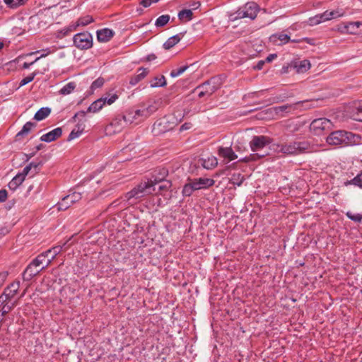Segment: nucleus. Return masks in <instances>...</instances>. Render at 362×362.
<instances>
[{"label":"nucleus","instance_id":"obj_56","mask_svg":"<svg viewBox=\"0 0 362 362\" xmlns=\"http://www.w3.org/2000/svg\"><path fill=\"white\" fill-rule=\"evenodd\" d=\"M152 3L151 2V0H142L141 2V4L144 7L149 6Z\"/></svg>","mask_w":362,"mask_h":362},{"label":"nucleus","instance_id":"obj_5","mask_svg":"<svg viewBox=\"0 0 362 362\" xmlns=\"http://www.w3.org/2000/svg\"><path fill=\"white\" fill-rule=\"evenodd\" d=\"M47 259V257L45 252L39 255L33 262L27 267L24 276L28 275V278H31L35 275H37L41 270L43 269H38L37 268L41 265L45 267L46 264V261Z\"/></svg>","mask_w":362,"mask_h":362},{"label":"nucleus","instance_id":"obj_46","mask_svg":"<svg viewBox=\"0 0 362 362\" xmlns=\"http://www.w3.org/2000/svg\"><path fill=\"white\" fill-rule=\"evenodd\" d=\"M346 216L352 221L355 222H360L362 220V214H353L350 211L346 213Z\"/></svg>","mask_w":362,"mask_h":362},{"label":"nucleus","instance_id":"obj_52","mask_svg":"<svg viewBox=\"0 0 362 362\" xmlns=\"http://www.w3.org/2000/svg\"><path fill=\"white\" fill-rule=\"evenodd\" d=\"M8 274L6 272H3L0 274V287L2 286L4 282L5 281Z\"/></svg>","mask_w":362,"mask_h":362},{"label":"nucleus","instance_id":"obj_3","mask_svg":"<svg viewBox=\"0 0 362 362\" xmlns=\"http://www.w3.org/2000/svg\"><path fill=\"white\" fill-rule=\"evenodd\" d=\"M157 182V180H156V182L150 180L146 182H141L126 194L127 199L130 200L132 198L139 199L145 195L156 192L154 186Z\"/></svg>","mask_w":362,"mask_h":362},{"label":"nucleus","instance_id":"obj_51","mask_svg":"<svg viewBox=\"0 0 362 362\" xmlns=\"http://www.w3.org/2000/svg\"><path fill=\"white\" fill-rule=\"evenodd\" d=\"M8 193L6 189L0 190V202H5L7 199Z\"/></svg>","mask_w":362,"mask_h":362},{"label":"nucleus","instance_id":"obj_42","mask_svg":"<svg viewBox=\"0 0 362 362\" xmlns=\"http://www.w3.org/2000/svg\"><path fill=\"white\" fill-rule=\"evenodd\" d=\"M102 99L105 100V104L107 103L108 105H112L118 99V95L116 93H113L112 95H108L107 96L103 97Z\"/></svg>","mask_w":362,"mask_h":362},{"label":"nucleus","instance_id":"obj_19","mask_svg":"<svg viewBox=\"0 0 362 362\" xmlns=\"http://www.w3.org/2000/svg\"><path fill=\"white\" fill-rule=\"evenodd\" d=\"M214 83V79H211L208 82L203 83L201 86V88L203 89V90L199 93V96L201 98L206 94H212L216 90V87L215 86Z\"/></svg>","mask_w":362,"mask_h":362},{"label":"nucleus","instance_id":"obj_10","mask_svg":"<svg viewBox=\"0 0 362 362\" xmlns=\"http://www.w3.org/2000/svg\"><path fill=\"white\" fill-rule=\"evenodd\" d=\"M271 143V139L265 136H255L250 142V146L252 151L262 149L265 146Z\"/></svg>","mask_w":362,"mask_h":362},{"label":"nucleus","instance_id":"obj_11","mask_svg":"<svg viewBox=\"0 0 362 362\" xmlns=\"http://www.w3.org/2000/svg\"><path fill=\"white\" fill-rule=\"evenodd\" d=\"M362 26V22H349L339 26L338 30L344 33L358 34L359 28Z\"/></svg>","mask_w":362,"mask_h":362},{"label":"nucleus","instance_id":"obj_25","mask_svg":"<svg viewBox=\"0 0 362 362\" xmlns=\"http://www.w3.org/2000/svg\"><path fill=\"white\" fill-rule=\"evenodd\" d=\"M217 164V158L214 156H210L202 159V165L206 169H212L215 168Z\"/></svg>","mask_w":362,"mask_h":362},{"label":"nucleus","instance_id":"obj_58","mask_svg":"<svg viewBox=\"0 0 362 362\" xmlns=\"http://www.w3.org/2000/svg\"><path fill=\"white\" fill-rule=\"evenodd\" d=\"M200 3L199 2H194L192 6V8L193 9H197L198 8L199 6H200Z\"/></svg>","mask_w":362,"mask_h":362},{"label":"nucleus","instance_id":"obj_39","mask_svg":"<svg viewBox=\"0 0 362 362\" xmlns=\"http://www.w3.org/2000/svg\"><path fill=\"white\" fill-rule=\"evenodd\" d=\"M71 204H73L72 202L66 200V196L64 197L62 200L58 203L57 204V209L59 211L60 210H66L67 209Z\"/></svg>","mask_w":362,"mask_h":362},{"label":"nucleus","instance_id":"obj_64","mask_svg":"<svg viewBox=\"0 0 362 362\" xmlns=\"http://www.w3.org/2000/svg\"><path fill=\"white\" fill-rule=\"evenodd\" d=\"M157 1H158V0H151V3H156V2H157Z\"/></svg>","mask_w":362,"mask_h":362},{"label":"nucleus","instance_id":"obj_61","mask_svg":"<svg viewBox=\"0 0 362 362\" xmlns=\"http://www.w3.org/2000/svg\"><path fill=\"white\" fill-rule=\"evenodd\" d=\"M79 115H81L84 116L85 115V112H79L78 114H76L74 117H77Z\"/></svg>","mask_w":362,"mask_h":362},{"label":"nucleus","instance_id":"obj_45","mask_svg":"<svg viewBox=\"0 0 362 362\" xmlns=\"http://www.w3.org/2000/svg\"><path fill=\"white\" fill-rule=\"evenodd\" d=\"M187 69V66H182L177 69L173 70L170 72V76L173 78L177 77V76H180L182 74H183Z\"/></svg>","mask_w":362,"mask_h":362},{"label":"nucleus","instance_id":"obj_36","mask_svg":"<svg viewBox=\"0 0 362 362\" xmlns=\"http://www.w3.org/2000/svg\"><path fill=\"white\" fill-rule=\"evenodd\" d=\"M197 190L195 187H194V184L192 182V180L189 181V182L185 185L183 189H182V194L184 196H190L194 191Z\"/></svg>","mask_w":362,"mask_h":362},{"label":"nucleus","instance_id":"obj_7","mask_svg":"<svg viewBox=\"0 0 362 362\" xmlns=\"http://www.w3.org/2000/svg\"><path fill=\"white\" fill-rule=\"evenodd\" d=\"M258 11V5L255 2H249L247 3L243 8L238 10L237 13V18H249L253 20L256 18Z\"/></svg>","mask_w":362,"mask_h":362},{"label":"nucleus","instance_id":"obj_1","mask_svg":"<svg viewBox=\"0 0 362 362\" xmlns=\"http://www.w3.org/2000/svg\"><path fill=\"white\" fill-rule=\"evenodd\" d=\"M361 136L350 132L337 130L327 137V142L334 146H352L360 143Z\"/></svg>","mask_w":362,"mask_h":362},{"label":"nucleus","instance_id":"obj_18","mask_svg":"<svg viewBox=\"0 0 362 362\" xmlns=\"http://www.w3.org/2000/svg\"><path fill=\"white\" fill-rule=\"evenodd\" d=\"M62 249V246H56L47 250L45 253L47 257V259L46 261L45 266L42 267V269H45L48 267L51 264L52 261L55 258V257L61 252Z\"/></svg>","mask_w":362,"mask_h":362},{"label":"nucleus","instance_id":"obj_23","mask_svg":"<svg viewBox=\"0 0 362 362\" xmlns=\"http://www.w3.org/2000/svg\"><path fill=\"white\" fill-rule=\"evenodd\" d=\"M290 40V37L284 33L273 35L270 37V41L276 45L285 44Z\"/></svg>","mask_w":362,"mask_h":362},{"label":"nucleus","instance_id":"obj_59","mask_svg":"<svg viewBox=\"0 0 362 362\" xmlns=\"http://www.w3.org/2000/svg\"><path fill=\"white\" fill-rule=\"evenodd\" d=\"M26 1L27 0H16V1L17 2V4H18L19 6L24 4Z\"/></svg>","mask_w":362,"mask_h":362},{"label":"nucleus","instance_id":"obj_44","mask_svg":"<svg viewBox=\"0 0 362 362\" xmlns=\"http://www.w3.org/2000/svg\"><path fill=\"white\" fill-rule=\"evenodd\" d=\"M40 163H30L28 165H27L25 168H24L23 172L21 173V175H23V176L25 177V176L29 173L31 168H37Z\"/></svg>","mask_w":362,"mask_h":362},{"label":"nucleus","instance_id":"obj_41","mask_svg":"<svg viewBox=\"0 0 362 362\" xmlns=\"http://www.w3.org/2000/svg\"><path fill=\"white\" fill-rule=\"evenodd\" d=\"M81 199V194L79 192H73L66 196V200L74 204L75 202L79 201Z\"/></svg>","mask_w":362,"mask_h":362},{"label":"nucleus","instance_id":"obj_63","mask_svg":"<svg viewBox=\"0 0 362 362\" xmlns=\"http://www.w3.org/2000/svg\"><path fill=\"white\" fill-rule=\"evenodd\" d=\"M113 126V123H111L109 127H107V130H109Z\"/></svg>","mask_w":362,"mask_h":362},{"label":"nucleus","instance_id":"obj_29","mask_svg":"<svg viewBox=\"0 0 362 362\" xmlns=\"http://www.w3.org/2000/svg\"><path fill=\"white\" fill-rule=\"evenodd\" d=\"M180 37L179 35H175L174 36L170 37L168 39V40L163 44V47L165 49H170L176 44H177L180 40Z\"/></svg>","mask_w":362,"mask_h":362},{"label":"nucleus","instance_id":"obj_20","mask_svg":"<svg viewBox=\"0 0 362 362\" xmlns=\"http://www.w3.org/2000/svg\"><path fill=\"white\" fill-rule=\"evenodd\" d=\"M218 153L220 156L227 159L228 161L233 160L238 158L233 149L230 147H220Z\"/></svg>","mask_w":362,"mask_h":362},{"label":"nucleus","instance_id":"obj_27","mask_svg":"<svg viewBox=\"0 0 362 362\" xmlns=\"http://www.w3.org/2000/svg\"><path fill=\"white\" fill-rule=\"evenodd\" d=\"M76 83L74 81L69 82L64 85L59 90V93L62 95H66L71 93L76 88Z\"/></svg>","mask_w":362,"mask_h":362},{"label":"nucleus","instance_id":"obj_53","mask_svg":"<svg viewBox=\"0 0 362 362\" xmlns=\"http://www.w3.org/2000/svg\"><path fill=\"white\" fill-rule=\"evenodd\" d=\"M19 185L16 183V181L12 179V180L8 183V187L10 189H16Z\"/></svg>","mask_w":362,"mask_h":362},{"label":"nucleus","instance_id":"obj_28","mask_svg":"<svg viewBox=\"0 0 362 362\" xmlns=\"http://www.w3.org/2000/svg\"><path fill=\"white\" fill-rule=\"evenodd\" d=\"M35 127V124L31 122H26L22 129L16 134V137L19 138L21 136H24L31 131V129Z\"/></svg>","mask_w":362,"mask_h":362},{"label":"nucleus","instance_id":"obj_22","mask_svg":"<svg viewBox=\"0 0 362 362\" xmlns=\"http://www.w3.org/2000/svg\"><path fill=\"white\" fill-rule=\"evenodd\" d=\"M161 105V101L160 99L150 100L146 106H144L145 110L147 111L149 117L156 112Z\"/></svg>","mask_w":362,"mask_h":362},{"label":"nucleus","instance_id":"obj_31","mask_svg":"<svg viewBox=\"0 0 362 362\" xmlns=\"http://www.w3.org/2000/svg\"><path fill=\"white\" fill-rule=\"evenodd\" d=\"M147 74H148V70L146 69L140 68V69H139V70L137 71V74L136 75V76L134 78H132L131 80L130 83L132 85H134L136 83H138L139 81L143 79Z\"/></svg>","mask_w":362,"mask_h":362},{"label":"nucleus","instance_id":"obj_50","mask_svg":"<svg viewBox=\"0 0 362 362\" xmlns=\"http://www.w3.org/2000/svg\"><path fill=\"white\" fill-rule=\"evenodd\" d=\"M48 54V53L47 54H42L40 57H37L34 62H32L30 63H28V62H25L23 63V69H28L31 65H33L35 62H37L39 59L42 58V57H46L47 55Z\"/></svg>","mask_w":362,"mask_h":362},{"label":"nucleus","instance_id":"obj_43","mask_svg":"<svg viewBox=\"0 0 362 362\" xmlns=\"http://www.w3.org/2000/svg\"><path fill=\"white\" fill-rule=\"evenodd\" d=\"M104 82L105 81L103 78H98L92 83L90 88L94 90L97 88H101L103 86Z\"/></svg>","mask_w":362,"mask_h":362},{"label":"nucleus","instance_id":"obj_33","mask_svg":"<svg viewBox=\"0 0 362 362\" xmlns=\"http://www.w3.org/2000/svg\"><path fill=\"white\" fill-rule=\"evenodd\" d=\"M166 85L165 78L163 76L155 77L151 82V87H162Z\"/></svg>","mask_w":362,"mask_h":362},{"label":"nucleus","instance_id":"obj_60","mask_svg":"<svg viewBox=\"0 0 362 362\" xmlns=\"http://www.w3.org/2000/svg\"><path fill=\"white\" fill-rule=\"evenodd\" d=\"M168 187V185H160V186H159V189H158V190H159V191H161V190H163V189H167Z\"/></svg>","mask_w":362,"mask_h":362},{"label":"nucleus","instance_id":"obj_47","mask_svg":"<svg viewBox=\"0 0 362 362\" xmlns=\"http://www.w3.org/2000/svg\"><path fill=\"white\" fill-rule=\"evenodd\" d=\"M35 76H36V73L33 72L30 75L23 78L20 82V86H23L26 85L27 83L31 82L34 79Z\"/></svg>","mask_w":362,"mask_h":362},{"label":"nucleus","instance_id":"obj_26","mask_svg":"<svg viewBox=\"0 0 362 362\" xmlns=\"http://www.w3.org/2000/svg\"><path fill=\"white\" fill-rule=\"evenodd\" d=\"M105 105V100L102 99V98L98 99L94 101L88 108V112H97L100 110Z\"/></svg>","mask_w":362,"mask_h":362},{"label":"nucleus","instance_id":"obj_16","mask_svg":"<svg viewBox=\"0 0 362 362\" xmlns=\"http://www.w3.org/2000/svg\"><path fill=\"white\" fill-rule=\"evenodd\" d=\"M323 13L324 19L325 21L342 17L345 15L344 9L337 8L333 11H326Z\"/></svg>","mask_w":362,"mask_h":362},{"label":"nucleus","instance_id":"obj_6","mask_svg":"<svg viewBox=\"0 0 362 362\" xmlns=\"http://www.w3.org/2000/svg\"><path fill=\"white\" fill-rule=\"evenodd\" d=\"M333 127L332 122L326 118H318L314 119L310 124V131L316 134L320 135L325 131L332 129Z\"/></svg>","mask_w":362,"mask_h":362},{"label":"nucleus","instance_id":"obj_55","mask_svg":"<svg viewBox=\"0 0 362 362\" xmlns=\"http://www.w3.org/2000/svg\"><path fill=\"white\" fill-rule=\"evenodd\" d=\"M277 55L276 54H271L266 58V62H271L274 59H276Z\"/></svg>","mask_w":362,"mask_h":362},{"label":"nucleus","instance_id":"obj_9","mask_svg":"<svg viewBox=\"0 0 362 362\" xmlns=\"http://www.w3.org/2000/svg\"><path fill=\"white\" fill-rule=\"evenodd\" d=\"M74 43L80 49H88L92 46V36L88 33H78L74 37Z\"/></svg>","mask_w":362,"mask_h":362},{"label":"nucleus","instance_id":"obj_48","mask_svg":"<svg viewBox=\"0 0 362 362\" xmlns=\"http://www.w3.org/2000/svg\"><path fill=\"white\" fill-rule=\"evenodd\" d=\"M4 1L8 6L12 8H16L19 6L16 0H4Z\"/></svg>","mask_w":362,"mask_h":362},{"label":"nucleus","instance_id":"obj_2","mask_svg":"<svg viewBox=\"0 0 362 362\" xmlns=\"http://www.w3.org/2000/svg\"><path fill=\"white\" fill-rule=\"evenodd\" d=\"M278 151L287 155H298L311 149L308 141H292L278 145Z\"/></svg>","mask_w":362,"mask_h":362},{"label":"nucleus","instance_id":"obj_62","mask_svg":"<svg viewBox=\"0 0 362 362\" xmlns=\"http://www.w3.org/2000/svg\"><path fill=\"white\" fill-rule=\"evenodd\" d=\"M356 118L358 119V121L362 122V115L360 117H356Z\"/></svg>","mask_w":362,"mask_h":362},{"label":"nucleus","instance_id":"obj_8","mask_svg":"<svg viewBox=\"0 0 362 362\" xmlns=\"http://www.w3.org/2000/svg\"><path fill=\"white\" fill-rule=\"evenodd\" d=\"M149 117L147 111L142 107L136 110L130 111L125 116L124 119L127 122L138 124Z\"/></svg>","mask_w":362,"mask_h":362},{"label":"nucleus","instance_id":"obj_21","mask_svg":"<svg viewBox=\"0 0 362 362\" xmlns=\"http://www.w3.org/2000/svg\"><path fill=\"white\" fill-rule=\"evenodd\" d=\"M113 31L108 28H104L97 32V37L100 42H106L113 36Z\"/></svg>","mask_w":362,"mask_h":362},{"label":"nucleus","instance_id":"obj_15","mask_svg":"<svg viewBox=\"0 0 362 362\" xmlns=\"http://www.w3.org/2000/svg\"><path fill=\"white\" fill-rule=\"evenodd\" d=\"M93 21V18L90 16H86L79 18L75 23L70 25L68 28L67 32H73L75 31L76 28L78 26H86Z\"/></svg>","mask_w":362,"mask_h":362},{"label":"nucleus","instance_id":"obj_14","mask_svg":"<svg viewBox=\"0 0 362 362\" xmlns=\"http://www.w3.org/2000/svg\"><path fill=\"white\" fill-rule=\"evenodd\" d=\"M296 105L297 104L285 105L282 106L274 107L271 108L270 110L276 115L284 117L286 113H288L296 109Z\"/></svg>","mask_w":362,"mask_h":362},{"label":"nucleus","instance_id":"obj_35","mask_svg":"<svg viewBox=\"0 0 362 362\" xmlns=\"http://www.w3.org/2000/svg\"><path fill=\"white\" fill-rule=\"evenodd\" d=\"M353 185L359 187H362V172L357 175L354 178L345 182V185Z\"/></svg>","mask_w":362,"mask_h":362},{"label":"nucleus","instance_id":"obj_54","mask_svg":"<svg viewBox=\"0 0 362 362\" xmlns=\"http://www.w3.org/2000/svg\"><path fill=\"white\" fill-rule=\"evenodd\" d=\"M192 127V124L191 123H185L184 124H182L181 126L180 130L181 131L187 130V129H191Z\"/></svg>","mask_w":362,"mask_h":362},{"label":"nucleus","instance_id":"obj_57","mask_svg":"<svg viewBox=\"0 0 362 362\" xmlns=\"http://www.w3.org/2000/svg\"><path fill=\"white\" fill-rule=\"evenodd\" d=\"M264 64V61H259L256 66V69H259V70L262 69Z\"/></svg>","mask_w":362,"mask_h":362},{"label":"nucleus","instance_id":"obj_30","mask_svg":"<svg viewBox=\"0 0 362 362\" xmlns=\"http://www.w3.org/2000/svg\"><path fill=\"white\" fill-rule=\"evenodd\" d=\"M193 13L190 9H185L179 12L178 18L182 22L189 21L192 18Z\"/></svg>","mask_w":362,"mask_h":362},{"label":"nucleus","instance_id":"obj_12","mask_svg":"<svg viewBox=\"0 0 362 362\" xmlns=\"http://www.w3.org/2000/svg\"><path fill=\"white\" fill-rule=\"evenodd\" d=\"M291 67H293L296 73L303 74L310 69L311 64L310 61L304 59L301 61L292 62Z\"/></svg>","mask_w":362,"mask_h":362},{"label":"nucleus","instance_id":"obj_38","mask_svg":"<svg viewBox=\"0 0 362 362\" xmlns=\"http://www.w3.org/2000/svg\"><path fill=\"white\" fill-rule=\"evenodd\" d=\"M170 20V16L168 15H163L158 17L155 23V25L157 27H162L166 25Z\"/></svg>","mask_w":362,"mask_h":362},{"label":"nucleus","instance_id":"obj_4","mask_svg":"<svg viewBox=\"0 0 362 362\" xmlns=\"http://www.w3.org/2000/svg\"><path fill=\"white\" fill-rule=\"evenodd\" d=\"M180 121L175 115L165 116L154 123L153 131L156 134H161L173 129Z\"/></svg>","mask_w":362,"mask_h":362},{"label":"nucleus","instance_id":"obj_40","mask_svg":"<svg viewBox=\"0 0 362 362\" xmlns=\"http://www.w3.org/2000/svg\"><path fill=\"white\" fill-rule=\"evenodd\" d=\"M243 180L244 177L240 173L233 174L230 178V182L233 185H236L238 186H240Z\"/></svg>","mask_w":362,"mask_h":362},{"label":"nucleus","instance_id":"obj_32","mask_svg":"<svg viewBox=\"0 0 362 362\" xmlns=\"http://www.w3.org/2000/svg\"><path fill=\"white\" fill-rule=\"evenodd\" d=\"M49 113L50 109L48 107H42L35 113L34 118L37 121H40L47 117Z\"/></svg>","mask_w":362,"mask_h":362},{"label":"nucleus","instance_id":"obj_13","mask_svg":"<svg viewBox=\"0 0 362 362\" xmlns=\"http://www.w3.org/2000/svg\"><path fill=\"white\" fill-rule=\"evenodd\" d=\"M192 182H193L194 187L197 190L208 188L211 186H213L215 183V181L213 179L206 177L194 179L192 180Z\"/></svg>","mask_w":362,"mask_h":362},{"label":"nucleus","instance_id":"obj_17","mask_svg":"<svg viewBox=\"0 0 362 362\" xmlns=\"http://www.w3.org/2000/svg\"><path fill=\"white\" fill-rule=\"evenodd\" d=\"M62 134V130L60 127H57L49 132L43 134L40 139L42 141L51 142L60 137Z\"/></svg>","mask_w":362,"mask_h":362},{"label":"nucleus","instance_id":"obj_49","mask_svg":"<svg viewBox=\"0 0 362 362\" xmlns=\"http://www.w3.org/2000/svg\"><path fill=\"white\" fill-rule=\"evenodd\" d=\"M13 180L16 181V183H17L18 185H20L24 181L25 177L23 176V175H21V173H19V174L16 175L13 178Z\"/></svg>","mask_w":362,"mask_h":362},{"label":"nucleus","instance_id":"obj_34","mask_svg":"<svg viewBox=\"0 0 362 362\" xmlns=\"http://www.w3.org/2000/svg\"><path fill=\"white\" fill-rule=\"evenodd\" d=\"M325 21V20L324 19L323 13H321L310 18L308 21V23L310 25L313 26L320 24Z\"/></svg>","mask_w":362,"mask_h":362},{"label":"nucleus","instance_id":"obj_37","mask_svg":"<svg viewBox=\"0 0 362 362\" xmlns=\"http://www.w3.org/2000/svg\"><path fill=\"white\" fill-rule=\"evenodd\" d=\"M361 115H362V105L358 104L352 107L351 117L353 119L358 121L356 117H360Z\"/></svg>","mask_w":362,"mask_h":362},{"label":"nucleus","instance_id":"obj_24","mask_svg":"<svg viewBox=\"0 0 362 362\" xmlns=\"http://www.w3.org/2000/svg\"><path fill=\"white\" fill-rule=\"evenodd\" d=\"M84 129H85L84 123L77 124L76 127L71 132V133L68 137V141H71L73 139H75L79 137L83 132Z\"/></svg>","mask_w":362,"mask_h":362}]
</instances>
